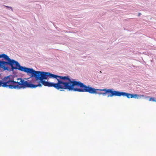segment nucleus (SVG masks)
Instances as JSON below:
<instances>
[{
    "instance_id": "obj_6",
    "label": "nucleus",
    "mask_w": 156,
    "mask_h": 156,
    "mask_svg": "<svg viewBox=\"0 0 156 156\" xmlns=\"http://www.w3.org/2000/svg\"><path fill=\"white\" fill-rule=\"evenodd\" d=\"M149 101H155L156 102V100H155L154 99V98H149Z\"/></svg>"
},
{
    "instance_id": "obj_5",
    "label": "nucleus",
    "mask_w": 156,
    "mask_h": 156,
    "mask_svg": "<svg viewBox=\"0 0 156 156\" xmlns=\"http://www.w3.org/2000/svg\"><path fill=\"white\" fill-rule=\"evenodd\" d=\"M114 96H126L128 98H133L137 99H140L141 97H144V95H139L136 94H131L127 93L125 92H121L118 91H116Z\"/></svg>"
},
{
    "instance_id": "obj_2",
    "label": "nucleus",
    "mask_w": 156,
    "mask_h": 156,
    "mask_svg": "<svg viewBox=\"0 0 156 156\" xmlns=\"http://www.w3.org/2000/svg\"><path fill=\"white\" fill-rule=\"evenodd\" d=\"M51 73H44V76H39L37 77L35 76H32L31 75V77H35L32 78V80H28L25 81L22 78H18L17 81L14 80V76L10 75L3 78V82L0 81V87H8L10 89H16L20 90L21 88L24 89L26 88H35L37 87H41L43 85L44 81V80H46L49 77Z\"/></svg>"
},
{
    "instance_id": "obj_1",
    "label": "nucleus",
    "mask_w": 156,
    "mask_h": 156,
    "mask_svg": "<svg viewBox=\"0 0 156 156\" xmlns=\"http://www.w3.org/2000/svg\"><path fill=\"white\" fill-rule=\"evenodd\" d=\"M49 78H54L55 83L44 82V86L48 87H53L62 91L64 90H67L69 91L86 92L90 94H98L103 95L107 94L108 97H113L116 92V90H113V89H97L89 86H86L79 81L72 80L68 76H62L51 73Z\"/></svg>"
},
{
    "instance_id": "obj_4",
    "label": "nucleus",
    "mask_w": 156,
    "mask_h": 156,
    "mask_svg": "<svg viewBox=\"0 0 156 156\" xmlns=\"http://www.w3.org/2000/svg\"><path fill=\"white\" fill-rule=\"evenodd\" d=\"M9 65L12 70L18 69L22 72L27 73L28 74H32V76L36 77L38 76H44V73H50L49 72L37 71L32 68H28L20 66L19 63L14 60H11L5 54L0 55V68L3 69L4 70H8V67L5 66Z\"/></svg>"
},
{
    "instance_id": "obj_3",
    "label": "nucleus",
    "mask_w": 156,
    "mask_h": 156,
    "mask_svg": "<svg viewBox=\"0 0 156 156\" xmlns=\"http://www.w3.org/2000/svg\"><path fill=\"white\" fill-rule=\"evenodd\" d=\"M9 65L12 70L18 69L22 72L27 73L28 74H32V76L36 77L38 76H44V73H50L49 72L37 71L32 68H28L20 66L19 63L14 60H11L5 54L0 55V68L3 69L4 70H8V67L5 66Z\"/></svg>"
},
{
    "instance_id": "obj_8",
    "label": "nucleus",
    "mask_w": 156,
    "mask_h": 156,
    "mask_svg": "<svg viewBox=\"0 0 156 156\" xmlns=\"http://www.w3.org/2000/svg\"><path fill=\"white\" fill-rule=\"evenodd\" d=\"M140 14H141L140 13H139V16H140Z\"/></svg>"
},
{
    "instance_id": "obj_7",
    "label": "nucleus",
    "mask_w": 156,
    "mask_h": 156,
    "mask_svg": "<svg viewBox=\"0 0 156 156\" xmlns=\"http://www.w3.org/2000/svg\"><path fill=\"white\" fill-rule=\"evenodd\" d=\"M3 6H5V7H7V8H10V9H12L11 7H9V6H6V5H4Z\"/></svg>"
}]
</instances>
